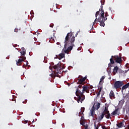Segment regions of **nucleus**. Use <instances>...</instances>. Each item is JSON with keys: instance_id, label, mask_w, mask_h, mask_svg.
Here are the masks:
<instances>
[{"instance_id": "10", "label": "nucleus", "mask_w": 129, "mask_h": 129, "mask_svg": "<svg viewBox=\"0 0 129 129\" xmlns=\"http://www.w3.org/2000/svg\"><path fill=\"white\" fill-rule=\"evenodd\" d=\"M102 113L104 114V116L105 115L106 118H110V113H109V111H108V108L105 107V109Z\"/></svg>"}, {"instance_id": "39", "label": "nucleus", "mask_w": 129, "mask_h": 129, "mask_svg": "<svg viewBox=\"0 0 129 129\" xmlns=\"http://www.w3.org/2000/svg\"><path fill=\"white\" fill-rule=\"evenodd\" d=\"M39 94H41V91H38Z\"/></svg>"}, {"instance_id": "2", "label": "nucleus", "mask_w": 129, "mask_h": 129, "mask_svg": "<svg viewBox=\"0 0 129 129\" xmlns=\"http://www.w3.org/2000/svg\"><path fill=\"white\" fill-rule=\"evenodd\" d=\"M82 88H83L82 90V92H81L80 91L81 90V88H78L76 92V95L77 96V97H74V99L77 100L78 103L80 102L82 103L83 100L85 99V95L84 94V91H86V92H88V87H87V86L83 85V86H82Z\"/></svg>"}, {"instance_id": "8", "label": "nucleus", "mask_w": 129, "mask_h": 129, "mask_svg": "<svg viewBox=\"0 0 129 129\" xmlns=\"http://www.w3.org/2000/svg\"><path fill=\"white\" fill-rule=\"evenodd\" d=\"M87 79V76H85V77H81V78L78 80V84H79L78 87L79 88H81L82 87V85H84L85 84V80Z\"/></svg>"}, {"instance_id": "22", "label": "nucleus", "mask_w": 129, "mask_h": 129, "mask_svg": "<svg viewBox=\"0 0 129 129\" xmlns=\"http://www.w3.org/2000/svg\"><path fill=\"white\" fill-rule=\"evenodd\" d=\"M112 64H113V63H111V62H110V63L108 64V68H109V69H110V70H111V67H113Z\"/></svg>"}, {"instance_id": "12", "label": "nucleus", "mask_w": 129, "mask_h": 129, "mask_svg": "<svg viewBox=\"0 0 129 129\" xmlns=\"http://www.w3.org/2000/svg\"><path fill=\"white\" fill-rule=\"evenodd\" d=\"M111 114L112 115H119L120 114V111H119V108H117L114 110Z\"/></svg>"}, {"instance_id": "17", "label": "nucleus", "mask_w": 129, "mask_h": 129, "mask_svg": "<svg viewBox=\"0 0 129 129\" xmlns=\"http://www.w3.org/2000/svg\"><path fill=\"white\" fill-rule=\"evenodd\" d=\"M99 12H101L100 14L101 15L102 14H103V16H104V11L103 10V6L102 5L101 6V8L99 9Z\"/></svg>"}, {"instance_id": "44", "label": "nucleus", "mask_w": 129, "mask_h": 129, "mask_svg": "<svg viewBox=\"0 0 129 129\" xmlns=\"http://www.w3.org/2000/svg\"><path fill=\"white\" fill-rule=\"evenodd\" d=\"M123 110L124 111V108H123Z\"/></svg>"}, {"instance_id": "38", "label": "nucleus", "mask_w": 129, "mask_h": 129, "mask_svg": "<svg viewBox=\"0 0 129 129\" xmlns=\"http://www.w3.org/2000/svg\"><path fill=\"white\" fill-rule=\"evenodd\" d=\"M29 64V62H28V61H27V62H26V66H27V65Z\"/></svg>"}, {"instance_id": "26", "label": "nucleus", "mask_w": 129, "mask_h": 129, "mask_svg": "<svg viewBox=\"0 0 129 129\" xmlns=\"http://www.w3.org/2000/svg\"><path fill=\"white\" fill-rule=\"evenodd\" d=\"M108 16V13L107 12H105L104 18H107Z\"/></svg>"}, {"instance_id": "40", "label": "nucleus", "mask_w": 129, "mask_h": 129, "mask_svg": "<svg viewBox=\"0 0 129 129\" xmlns=\"http://www.w3.org/2000/svg\"><path fill=\"white\" fill-rule=\"evenodd\" d=\"M77 35H78V33H76V37H77Z\"/></svg>"}, {"instance_id": "1", "label": "nucleus", "mask_w": 129, "mask_h": 129, "mask_svg": "<svg viewBox=\"0 0 129 129\" xmlns=\"http://www.w3.org/2000/svg\"><path fill=\"white\" fill-rule=\"evenodd\" d=\"M75 42V36L73 35V32L71 31L68 33L64 40V53L68 54L74 47Z\"/></svg>"}, {"instance_id": "14", "label": "nucleus", "mask_w": 129, "mask_h": 129, "mask_svg": "<svg viewBox=\"0 0 129 129\" xmlns=\"http://www.w3.org/2000/svg\"><path fill=\"white\" fill-rule=\"evenodd\" d=\"M109 98L110 99H114L115 98V95L114 94V92L113 91L111 90L109 93Z\"/></svg>"}, {"instance_id": "36", "label": "nucleus", "mask_w": 129, "mask_h": 129, "mask_svg": "<svg viewBox=\"0 0 129 129\" xmlns=\"http://www.w3.org/2000/svg\"><path fill=\"white\" fill-rule=\"evenodd\" d=\"M125 98H126V99L127 98H128V97L127 96H125Z\"/></svg>"}, {"instance_id": "9", "label": "nucleus", "mask_w": 129, "mask_h": 129, "mask_svg": "<svg viewBox=\"0 0 129 129\" xmlns=\"http://www.w3.org/2000/svg\"><path fill=\"white\" fill-rule=\"evenodd\" d=\"M123 85V82L118 81H116L113 85L114 88H115V89H118V88H120V87H121Z\"/></svg>"}, {"instance_id": "21", "label": "nucleus", "mask_w": 129, "mask_h": 129, "mask_svg": "<svg viewBox=\"0 0 129 129\" xmlns=\"http://www.w3.org/2000/svg\"><path fill=\"white\" fill-rule=\"evenodd\" d=\"M83 115V116L84 115V114H83L82 111H81L80 112H79V116H81V115ZM83 116H82L81 118H82V117H83Z\"/></svg>"}, {"instance_id": "43", "label": "nucleus", "mask_w": 129, "mask_h": 129, "mask_svg": "<svg viewBox=\"0 0 129 129\" xmlns=\"http://www.w3.org/2000/svg\"><path fill=\"white\" fill-rule=\"evenodd\" d=\"M109 79H110V80L111 79V78H109Z\"/></svg>"}, {"instance_id": "6", "label": "nucleus", "mask_w": 129, "mask_h": 129, "mask_svg": "<svg viewBox=\"0 0 129 129\" xmlns=\"http://www.w3.org/2000/svg\"><path fill=\"white\" fill-rule=\"evenodd\" d=\"M114 61L116 63L120 64L121 63V57L118 55H112L111 58L110 59V61L111 64H114Z\"/></svg>"}, {"instance_id": "33", "label": "nucleus", "mask_w": 129, "mask_h": 129, "mask_svg": "<svg viewBox=\"0 0 129 129\" xmlns=\"http://www.w3.org/2000/svg\"><path fill=\"white\" fill-rule=\"evenodd\" d=\"M81 124H82V125H84V124H85V123L84 122H83L81 123Z\"/></svg>"}, {"instance_id": "30", "label": "nucleus", "mask_w": 129, "mask_h": 129, "mask_svg": "<svg viewBox=\"0 0 129 129\" xmlns=\"http://www.w3.org/2000/svg\"><path fill=\"white\" fill-rule=\"evenodd\" d=\"M21 50H22V51H26V50H25V47H22Z\"/></svg>"}, {"instance_id": "31", "label": "nucleus", "mask_w": 129, "mask_h": 129, "mask_svg": "<svg viewBox=\"0 0 129 129\" xmlns=\"http://www.w3.org/2000/svg\"><path fill=\"white\" fill-rule=\"evenodd\" d=\"M85 126V129H88V125L86 124V125Z\"/></svg>"}, {"instance_id": "16", "label": "nucleus", "mask_w": 129, "mask_h": 129, "mask_svg": "<svg viewBox=\"0 0 129 129\" xmlns=\"http://www.w3.org/2000/svg\"><path fill=\"white\" fill-rule=\"evenodd\" d=\"M124 124H123V123L122 122H121L119 123L116 124V126H118L119 128H121L122 126H124V127H125V126H124Z\"/></svg>"}, {"instance_id": "29", "label": "nucleus", "mask_w": 129, "mask_h": 129, "mask_svg": "<svg viewBox=\"0 0 129 129\" xmlns=\"http://www.w3.org/2000/svg\"><path fill=\"white\" fill-rule=\"evenodd\" d=\"M94 125H95V129H98L99 128L98 125H96V124H95Z\"/></svg>"}, {"instance_id": "5", "label": "nucleus", "mask_w": 129, "mask_h": 129, "mask_svg": "<svg viewBox=\"0 0 129 129\" xmlns=\"http://www.w3.org/2000/svg\"><path fill=\"white\" fill-rule=\"evenodd\" d=\"M53 69H54V77H59L60 78V77L59 76V74H61V72H62L61 66L59 64V63L56 65H55L53 66Z\"/></svg>"}, {"instance_id": "37", "label": "nucleus", "mask_w": 129, "mask_h": 129, "mask_svg": "<svg viewBox=\"0 0 129 129\" xmlns=\"http://www.w3.org/2000/svg\"><path fill=\"white\" fill-rule=\"evenodd\" d=\"M28 123V120L25 121L24 123Z\"/></svg>"}, {"instance_id": "3", "label": "nucleus", "mask_w": 129, "mask_h": 129, "mask_svg": "<svg viewBox=\"0 0 129 129\" xmlns=\"http://www.w3.org/2000/svg\"><path fill=\"white\" fill-rule=\"evenodd\" d=\"M100 12L99 11H97L95 14L96 19L94 20L93 25H94L95 24H96L97 22H99L100 23V26L101 27H104L105 26V24L104 22L107 20V18H104V15H103V13L99 15Z\"/></svg>"}, {"instance_id": "13", "label": "nucleus", "mask_w": 129, "mask_h": 129, "mask_svg": "<svg viewBox=\"0 0 129 129\" xmlns=\"http://www.w3.org/2000/svg\"><path fill=\"white\" fill-rule=\"evenodd\" d=\"M65 57V53H60L59 55H56V59H59V60H61V59L64 58Z\"/></svg>"}, {"instance_id": "32", "label": "nucleus", "mask_w": 129, "mask_h": 129, "mask_svg": "<svg viewBox=\"0 0 129 129\" xmlns=\"http://www.w3.org/2000/svg\"><path fill=\"white\" fill-rule=\"evenodd\" d=\"M50 28H53V27H54V24H50Z\"/></svg>"}, {"instance_id": "25", "label": "nucleus", "mask_w": 129, "mask_h": 129, "mask_svg": "<svg viewBox=\"0 0 129 129\" xmlns=\"http://www.w3.org/2000/svg\"><path fill=\"white\" fill-rule=\"evenodd\" d=\"M85 110V108L84 107H82L81 109V111L83 113Z\"/></svg>"}, {"instance_id": "4", "label": "nucleus", "mask_w": 129, "mask_h": 129, "mask_svg": "<svg viewBox=\"0 0 129 129\" xmlns=\"http://www.w3.org/2000/svg\"><path fill=\"white\" fill-rule=\"evenodd\" d=\"M100 105H101L100 103H98L96 104H94L90 110V113L89 114V116H92V117H94V114H95V109L96 110H98V109L100 108Z\"/></svg>"}, {"instance_id": "11", "label": "nucleus", "mask_w": 129, "mask_h": 129, "mask_svg": "<svg viewBox=\"0 0 129 129\" xmlns=\"http://www.w3.org/2000/svg\"><path fill=\"white\" fill-rule=\"evenodd\" d=\"M121 71V69H119L118 67L116 66L115 67H114L112 74L113 75H115L117 73H118V72H119V73H122Z\"/></svg>"}, {"instance_id": "41", "label": "nucleus", "mask_w": 129, "mask_h": 129, "mask_svg": "<svg viewBox=\"0 0 129 129\" xmlns=\"http://www.w3.org/2000/svg\"><path fill=\"white\" fill-rule=\"evenodd\" d=\"M12 101H15V99H12Z\"/></svg>"}, {"instance_id": "18", "label": "nucleus", "mask_w": 129, "mask_h": 129, "mask_svg": "<svg viewBox=\"0 0 129 129\" xmlns=\"http://www.w3.org/2000/svg\"><path fill=\"white\" fill-rule=\"evenodd\" d=\"M124 103V99H122L120 101H119V104L122 105Z\"/></svg>"}, {"instance_id": "23", "label": "nucleus", "mask_w": 129, "mask_h": 129, "mask_svg": "<svg viewBox=\"0 0 129 129\" xmlns=\"http://www.w3.org/2000/svg\"><path fill=\"white\" fill-rule=\"evenodd\" d=\"M101 90H102V89H101V88H100V89H99V92L97 94V96H99V95H100V92H101Z\"/></svg>"}, {"instance_id": "42", "label": "nucleus", "mask_w": 129, "mask_h": 129, "mask_svg": "<svg viewBox=\"0 0 129 129\" xmlns=\"http://www.w3.org/2000/svg\"><path fill=\"white\" fill-rule=\"evenodd\" d=\"M23 68H25V64L23 66Z\"/></svg>"}, {"instance_id": "24", "label": "nucleus", "mask_w": 129, "mask_h": 129, "mask_svg": "<svg viewBox=\"0 0 129 129\" xmlns=\"http://www.w3.org/2000/svg\"><path fill=\"white\" fill-rule=\"evenodd\" d=\"M105 3V0H101V4L102 6H103Z\"/></svg>"}, {"instance_id": "15", "label": "nucleus", "mask_w": 129, "mask_h": 129, "mask_svg": "<svg viewBox=\"0 0 129 129\" xmlns=\"http://www.w3.org/2000/svg\"><path fill=\"white\" fill-rule=\"evenodd\" d=\"M128 87H129V83H128L126 84H125V85L123 86L122 87V89H121L122 92H123V90H124V89H126V88H128Z\"/></svg>"}, {"instance_id": "19", "label": "nucleus", "mask_w": 129, "mask_h": 129, "mask_svg": "<svg viewBox=\"0 0 129 129\" xmlns=\"http://www.w3.org/2000/svg\"><path fill=\"white\" fill-rule=\"evenodd\" d=\"M104 117V114L102 113L101 115L99 117V120H101Z\"/></svg>"}, {"instance_id": "20", "label": "nucleus", "mask_w": 129, "mask_h": 129, "mask_svg": "<svg viewBox=\"0 0 129 129\" xmlns=\"http://www.w3.org/2000/svg\"><path fill=\"white\" fill-rule=\"evenodd\" d=\"M105 79V76H102L100 80V83L102 82V81H103V80H104V79Z\"/></svg>"}, {"instance_id": "27", "label": "nucleus", "mask_w": 129, "mask_h": 129, "mask_svg": "<svg viewBox=\"0 0 129 129\" xmlns=\"http://www.w3.org/2000/svg\"><path fill=\"white\" fill-rule=\"evenodd\" d=\"M19 31V29L17 28H15L14 32H15V33H18V32Z\"/></svg>"}, {"instance_id": "35", "label": "nucleus", "mask_w": 129, "mask_h": 129, "mask_svg": "<svg viewBox=\"0 0 129 129\" xmlns=\"http://www.w3.org/2000/svg\"><path fill=\"white\" fill-rule=\"evenodd\" d=\"M51 40H53V42L55 41V40H54V38L53 37H51Z\"/></svg>"}, {"instance_id": "34", "label": "nucleus", "mask_w": 129, "mask_h": 129, "mask_svg": "<svg viewBox=\"0 0 129 129\" xmlns=\"http://www.w3.org/2000/svg\"><path fill=\"white\" fill-rule=\"evenodd\" d=\"M90 88L91 89H92V88H93V87L92 86H90Z\"/></svg>"}, {"instance_id": "28", "label": "nucleus", "mask_w": 129, "mask_h": 129, "mask_svg": "<svg viewBox=\"0 0 129 129\" xmlns=\"http://www.w3.org/2000/svg\"><path fill=\"white\" fill-rule=\"evenodd\" d=\"M102 129H107V127H106V126H105V125H103V126H102Z\"/></svg>"}, {"instance_id": "7", "label": "nucleus", "mask_w": 129, "mask_h": 129, "mask_svg": "<svg viewBox=\"0 0 129 129\" xmlns=\"http://www.w3.org/2000/svg\"><path fill=\"white\" fill-rule=\"evenodd\" d=\"M21 54V57H20V59H18V61L17 62V65L18 66H20V64L22 63V62H24L25 60H26V56H25V54H26V51H21L20 52Z\"/></svg>"}]
</instances>
